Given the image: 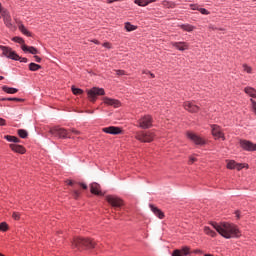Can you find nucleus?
<instances>
[{"instance_id":"obj_44","label":"nucleus","mask_w":256,"mask_h":256,"mask_svg":"<svg viewBox=\"0 0 256 256\" xmlns=\"http://www.w3.org/2000/svg\"><path fill=\"white\" fill-rule=\"evenodd\" d=\"M73 195H74V198L77 199L80 195L79 190H74Z\"/></svg>"},{"instance_id":"obj_2","label":"nucleus","mask_w":256,"mask_h":256,"mask_svg":"<svg viewBox=\"0 0 256 256\" xmlns=\"http://www.w3.org/2000/svg\"><path fill=\"white\" fill-rule=\"evenodd\" d=\"M73 247H76L78 251H82L84 247H87V249H95V242L89 238H76L73 241Z\"/></svg>"},{"instance_id":"obj_13","label":"nucleus","mask_w":256,"mask_h":256,"mask_svg":"<svg viewBox=\"0 0 256 256\" xmlns=\"http://www.w3.org/2000/svg\"><path fill=\"white\" fill-rule=\"evenodd\" d=\"M103 101H104L105 105H109L110 107H115V108L121 107V102H119V100H117V99L104 97Z\"/></svg>"},{"instance_id":"obj_12","label":"nucleus","mask_w":256,"mask_h":256,"mask_svg":"<svg viewBox=\"0 0 256 256\" xmlns=\"http://www.w3.org/2000/svg\"><path fill=\"white\" fill-rule=\"evenodd\" d=\"M1 17L3 18L4 24L6 25V27L11 29V27H13V23H12V19H11V14H9V12L7 10L6 11H2Z\"/></svg>"},{"instance_id":"obj_53","label":"nucleus","mask_w":256,"mask_h":256,"mask_svg":"<svg viewBox=\"0 0 256 256\" xmlns=\"http://www.w3.org/2000/svg\"><path fill=\"white\" fill-rule=\"evenodd\" d=\"M86 113H89L90 115H93V113H95V111H93V110H87Z\"/></svg>"},{"instance_id":"obj_30","label":"nucleus","mask_w":256,"mask_h":256,"mask_svg":"<svg viewBox=\"0 0 256 256\" xmlns=\"http://www.w3.org/2000/svg\"><path fill=\"white\" fill-rule=\"evenodd\" d=\"M18 135H19V137H21V139H27L29 133H27L26 130L19 129Z\"/></svg>"},{"instance_id":"obj_35","label":"nucleus","mask_w":256,"mask_h":256,"mask_svg":"<svg viewBox=\"0 0 256 256\" xmlns=\"http://www.w3.org/2000/svg\"><path fill=\"white\" fill-rule=\"evenodd\" d=\"M72 92L74 95H82L83 90H81L79 88H75V86H72Z\"/></svg>"},{"instance_id":"obj_47","label":"nucleus","mask_w":256,"mask_h":256,"mask_svg":"<svg viewBox=\"0 0 256 256\" xmlns=\"http://www.w3.org/2000/svg\"><path fill=\"white\" fill-rule=\"evenodd\" d=\"M116 75H125V71H123V70H116Z\"/></svg>"},{"instance_id":"obj_42","label":"nucleus","mask_w":256,"mask_h":256,"mask_svg":"<svg viewBox=\"0 0 256 256\" xmlns=\"http://www.w3.org/2000/svg\"><path fill=\"white\" fill-rule=\"evenodd\" d=\"M70 133H73L74 135H81V132L75 128H71Z\"/></svg>"},{"instance_id":"obj_24","label":"nucleus","mask_w":256,"mask_h":256,"mask_svg":"<svg viewBox=\"0 0 256 256\" xmlns=\"http://www.w3.org/2000/svg\"><path fill=\"white\" fill-rule=\"evenodd\" d=\"M2 90L5 93H9L10 95H15V93H17V91H19L17 88H11V87H8V86H3Z\"/></svg>"},{"instance_id":"obj_55","label":"nucleus","mask_w":256,"mask_h":256,"mask_svg":"<svg viewBox=\"0 0 256 256\" xmlns=\"http://www.w3.org/2000/svg\"><path fill=\"white\" fill-rule=\"evenodd\" d=\"M155 1H157V0H147L148 5H149V3H155Z\"/></svg>"},{"instance_id":"obj_57","label":"nucleus","mask_w":256,"mask_h":256,"mask_svg":"<svg viewBox=\"0 0 256 256\" xmlns=\"http://www.w3.org/2000/svg\"><path fill=\"white\" fill-rule=\"evenodd\" d=\"M80 185H81L82 188L87 189L86 184L81 183Z\"/></svg>"},{"instance_id":"obj_7","label":"nucleus","mask_w":256,"mask_h":256,"mask_svg":"<svg viewBox=\"0 0 256 256\" xmlns=\"http://www.w3.org/2000/svg\"><path fill=\"white\" fill-rule=\"evenodd\" d=\"M138 127H140V129H150V127H153V117L150 115L141 117L138 120Z\"/></svg>"},{"instance_id":"obj_28","label":"nucleus","mask_w":256,"mask_h":256,"mask_svg":"<svg viewBox=\"0 0 256 256\" xmlns=\"http://www.w3.org/2000/svg\"><path fill=\"white\" fill-rule=\"evenodd\" d=\"M134 3L136 5H139V7H147V5H149V2H147V0H135Z\"/></svg>"},{"instance_id":"obj_10","label":"nucleus","mask_w":256,"mask_h":256,"mask_svg":"<svg viewBox=\"0 0 256 256\" xmlns=\"http://www.w3.org/2000/svg\"><path fill=\"white\" fill-rule=\"evenodd\" d=\"M211 129L212 135L215 139H222V141H225V134L223 133V130H221V126L213 124L211 125Z\"/></svg>"},{"instance_id":"obj_61","label":"nucleus","mask_w":256,"mask_h":256,"mask_svg":"<svg viewBox=\"0 0 256 256\" xmlns=\"http://www.w3.org/2000/svg\"><path fill=\"white\" fill-rule=\"evenodd\" d=\"M204 256H213V255H211V254H205Z\"/></svg>"},{"instance_id":"obj_58","label":"nucleus","mask_w":256,"mask_h":256,"mask_svg":"<svg viewBox=\"0 0 256 256\" xmlns=\"http://www.w3.org/2000/svg\"><path fill=\"white\" fill-rule=\"evenodd\" d=\"M149 75H150V77H151L152 79H154L155 74H153V73H151V72H150V74H149Z\"/></svg>"},{"instance_id":"obj_45","label":"nucleus","mask_w":256,"mask_h":256,"mask_svg":"<svg viewBox=\"0 0 256 256\" xmlns=\"http://www.w3.org/2000/svg\"><path fill=\"white\" fill-rule=\"evenodd\" d=\"M103 47H106V49H111V44L108 43V42H105V43L103 44Z\"/></svg>"},{"instance_id":"obj_8","label":"nucleus","mask_w":256,"mask_h":256,"mask_svg":"<svg viewBox=\"0 0 256 256\" xmlns=\"http://www.w3.org/2000/svg\"><path fill=\"white\" fill-rule=\"evenodd\" d=\"M105 200L111 207H114L115 209H119V207H123V200L117 196L108 195L105 197Z\"/></svg>"},{"instance_id":"obj_39","label":"nucleus","mask_w":256,"mask_h":256,"mask_svg":"<svg viewBox=\"0 0 256 256\" xmlns=\"http://www.w3.org/2000/svg\"><path fill=\"white\" fill-rule=\"evenodd\" d=\"M163 5H164V7H174V4L172 3V2H169V1H164L163 2Z\"/></svg>"},{"instance_id":"obj_1","label":"nucleus","mask_w":256,"mask_h":256,"mask_svg":"<svg viewBox=\"0 0 256 256\" xmlns=\"http://www.w3.org/2000/svg\"><path fill=\"white\" fill-rule=\"evenodd\" d=\"M210 225L221 235L224 239H239L241 237V231L237 225L229 222H211Z\"/></svg>"},{"instance_id":"obj_9","label":"nucleus","mask_w":256,"mask_h":256,"mask_svg":"<svg viewBox=\"0 0 256 256\" xmlns=\"http://www.w3.org/2000/svg\"><path fill=\"white\" fill-rule=\"evenodd\" d=\"M186 136L194 143L195 145H205L206 141L201 136L193 133V132H187Z\"/></svg>"},{"instance_id":"obj_16","label":"nucleus","mask_w":256,"mask_h":256,"mask_svg":"<svg viewBox=\"0 0 256 256\" xmlns=\"http://www.w3.org/2000/svg\"><path fill=\"white\" fill-rule=\"evenodd\" d=\"M184 109L189 111V113H197V111H199V106L195 105L193 102H185Z\"/></svg>"},{"instance_id":"obj_40","label":"nucleus","mask_w":256,"mask_h":256,"mask_svg":"<svg viewBox=\"0 0 256 256\" xmlns=\"http://www.w3.org/2000/svg\"><path fill=\"white\" fill-rule=\"evenodd\" d=\"M190 9H192V11H199L200 8L197 4H191Z\"/></svg>"},{"instance_id":"obj_14","label":"nucleus","mask_w":256,"mask_h":256,"mask_svg":"<svg viewBox=\"0 0 256 256\" xmlns=\"http://www.w3.org/2000/svg\"><path fill=\"white\" fill-rule=\"evenodd\" d=\"M103 133H108L109 135H119L121 133V128L115 126H109L102 128Z\"/></svg>"},{"instance_id":"obj_11","label":"nucleus","mask_w":256,"mask_h":256,"mask_svg":"<svg viewBox=\"0 0 256 256\" xmlns=\"http://www.w3.org/2000/svg\"><path fill=\"white\" fill-rule=\"evenodd\" d=\"M239 145L244 151H256V144L249 140H240Z\"/></svg>"},{"instance_id":"obj_21","label":"nucleus","mask_w":256,"mask_h":256,"mask_svg":"<svg viewBox=\"0 0 256 256\" xmlns=\"http://www.w3.org/2000/svg\"><path fill=\"white\" fill-rule=\"evenodd\" d=\"M10 149L15 153H20L21 155L25 154V147L17 144H10Z\"/></svg>"},{"instance_id":"obj_41","label":"nucleus","mask_w":256,"mask_h":256,"mask_svg":"<svg viewBox=\"0 0 256 256\" xmlns=\"http://www.w3.org/2000/svg\"><path fill=\"white\" fill-rule=\"evenodd\" d=\"M202 15H209V12L205 8H199L198 10Z\"/></svg>"},{"instance_id":"obj_46","label":"nucleus","mask_w":256,"mask_h":256,"mask_svg":"<svg viewBox=\"0 0 256 256\" xmlns=\"http://www.w3.org/2000/svg\"><path fill=\"white\" fill-rule=\"evenodd\" d=\"M34 59H35L36 63H41V57L35 55Z\"/></svg>"},{"instance_id":"obj_15","label":"nucleus","mask_w":256,"mask_h":256,"mask_svg":"<svg viewBox=\"0 0 256 256\" xmlns=\"http://www.w3.org/2000/svg\"><path fill=\"white\" fill-rule=\"evenodd\" d=\"M90 191L93 195H100V196L105 195L103 192H101V185H99V183L97 182H93L90 185Z\"/></svg>"},{"instance_id":"obj_19","label":"nucleus","mask_w":256,"mask_h":256,"mask_svg":"<svg viewBox=\"0 0 256 256\" xmlns=\"http://www.w3.org/2000/svg\"><path fill=\"white\" fill-rule=\"evenodd\" d=\"M190 248L185 246L181 250L176 249L173 251L172 256H184L189 255Z\"/></svg>"},{"instance_id":"obj_33","label":"nucleus","mask_w":256,"mask_h":256,"mask_svg":"<svg viewBox=\"0 0 256 256\" xmlns=\"http://www.w3.org/2000/svg\"><path fill=\"white\" fill-rule=\"evenodd\" d=\"M236 165H237V162H235V160H230L227 163V169H235Z\"/></svg>"},{"instance_id":"obj_51","label":"nucleus","mask_w":256,"mask_h":256,"mask_svg":"<svg viewBox=\"0 0 256 256\" xmlns=\"http://www.w3.org/2000/svg\"><path fill=\"white\" fill-rule=\"evenodd\" d=\"M66 183H67V185H74L75 184L72 180H67Z\"/></svg>"},{"instance_id":"obj_52","label":"nucleus","mask_w":256,"mask_h":256,"mask_svg":"<svg viewBox=\"0 0 256 256\" xmlns=\"http://www.w3.org/2000/svg\"><path fill=\"white\" fill-rule=\"evenodd\" d=\"M3 11H6V10L3 8V6L0 3V14L3 13Z\"/></svg>"},{"instance_id":"obj_20","label":"nucleus","mask_w":256,"mask_h":256,"mask_svg":"<svg viewBox=\"0 0 256 256\" xmlns=\"http://www.w3.org/2000/svg\"><path fill=\"white\" fill-rule=\"evenodd\" d=\"M173 47L178 49V51H187L189 44H187V42H174Z\"/></svg>"},{"instance_id":"obj_5","label":"nucleus","mask_w":256,"mask_h":256,"mask_svg":"<svg viewBox=\"0 0 256 256\" xmlns=\"http://www.w3.org/2000/svg\"><path fill=\"white\" fill-rule=\"evenodd\" d=\"M135 138L138 141H141V143H151V141L155 139V133L140 131V132H136Z\"/></svg>"},{"instance_id":"obj_43","label":"nucleus","mask_w":256,"mask_h":256,"mask_svg":"<svg viewBox=\"0 0 256 256\" xmlns=\"http://www.w3.org/2000/svg\"><path fill=\"white\" fill-rule=\"evenodd\" d=\"M12 217H13V219H15V221H19V219H20L19 213H17V212H13Z\"/></svg>"},{"instance_id":"obj_60","label":"nucleus","mask_w":256,"mask_h":256,"mask_svg":"<svg viewBox=\"0 0 256 256\" xmlns=\"http://www.w3.org/2000/svg\"><path fill=\"white\" fill-rule=\"evenodd\" d=\"M3 79H5V77H3V76H0V81H3Z\"/></svg>"},{"instance_id":"obj_26","label":"nucleus","mask_w":256,"mask_h":256,"mask_svg":"<svg viewBox=\"0 0 256 256\" xmlns=\"http://www.w3.org/2000/svg\"><path fill=\"white\" fill-rule=\"evenodd\" d=\"M204 233L206 235H209L210 237H217V233L215 231L211 230V228H209V226L204 227Z\"/></svg>"},{"instance_id":"obj_29","label":"nucleus","mask_w":256,"mask_h":256,"mask_svg":"<svg viewBox=\"0 0 256 256\" xmlns=\"http://www.w3.org/2000/svg\"><path fill=\"white\" fill-rule=\"evenodd\" d=\"M29 69L31 71H39V69H41V65L32 62L29 64Z\"/></svg>"},{"instance_id":"obj_22","label":"nucleus","mask_w":256,"mask_h":256,"mask_svg":"<svg viewBox=\"0 0 256 256\" xmlns=\"http://www.w3.org/2000/svg\"><path fill=\"white\" fill-rule=\"evenodd\" d=\"M18 29L19 31H21V33H23V35H26V37H31V32H29V30H27L25 25H23L22 23L18 24Z\"/></svg>"},{"instance_id":"obj_3","label":"nucleus","mask_w":256,"mask_h":256,"mask_svg":"<svg viewBox=\"0 0 256 256\" xmlns=\"http://www.w3.org/2000/svg\"><path fill=\"white\" fill-rule=\"evenodd\" d=\"M0 49L2 50V53L5 57L8 59H12L13 61H20V63H27V58H22L18 54L13 51L10 47L7 46H0Z\"/></svg>"},{"instance_id":"obj_48","label":"nucleus","mask_w":256,"mask_h":256,"mask_svg":"<svg viewBox=\"0 0 256 256\" xmlns=\"http://www.w3.org/2000/svg\"><path fill=\"white\" fill-rule=\"evenodd\" d=\"M6 125V121L3 118H0V126L4 127Z\"/></svg>"},{"instance_id":"obj_17","label":"nucleus","mask_w":256,"mask_h":256,"mask_svg":"<svg viewBox=\"0 0 256 256\" xmlns=\"http://www.w3.org/2000/svg\"><path fill=\"white\" fill-rule=\"evenodd\" d=\"M22 51H24V53H31V55H38L39 50H37V48L33 47V46H27V44H23L21 46Z\"/></svg>"},{"instance_id":"obj_18","label":"nucleus","mask_w":256,"mask_h":256,"mask_svg":"<svg viewBox=\"0 0 256 256\" xmlns=\"http://www.w3.org/2000/svg\"><path fill=\"white\" fill-rule=\"evenodd\" d=\"M151 211L154 213V215H156V217H158V219H164L165 218V213H163V211H161V209L153 206V204L149 205Z\"/></svg>"},{"instance_id":"obj_31","label":"nucleus","mask_w":256,"mask_h":256,"mask_svg":"<svg viewBox=\"0 0 256 256\" xmlns=\"http://www.w3.org/2000/svg\"><path fill=\"white\" fill-rule=\"evenodd\" d=\"M125 29H126V31H135V29H137V26H135V25H132L131 23H129V22H127L126 24H125Z\"/></svg>"},{"instance_id":"obj_37","label":"nucleus","mask_w":256,"mask_h":256,"mask_svg":"<svg viewBox=\"0 0 256 256\" xmlns=\"http://www.w3.org/2000/svg\"><path fill=\"white\" fill-rule=\"evenodd\" d=\"M7 229H9V225L5 222L0 223V231H7Z\"/></svg>"},{"instance_id":"obj_38","label":"nucleus","mask_w":256,"mask_h":256,"mask_svg":"<svg viewBox=\"0 0 256 256\" xmlns=\"http://www.w3.org/2000/svg\"><path fill=\"white\" fill-rule=\"evenodd\" d=\"M243 69H244V71H246V73H251V71H252L251 67L248 66L247 64L243 65Z\"/></svg>"},{"instance_id":"obj_25","label":"nucleus","mask_w":256,"mask_h":256,"mask_svg":"<svg viewBox=\"0 0 256 256\" xmlns=\"http://www.w3.org/2000/svg\"><path fill=\"white\" fill-rule=\"evenodd\" d=\"M180 28H182L183 31H187L188 33H191L195 29V26L190 24H182L180 25Z\"/></svg>"},{"instance_id":"obj_4","label":"nucleus","mask_w":256,"mask_h":256,"mask_svg":"<svg viewBox=\"0 0 256 256\" xmlns=\"http://www.w3.org/2000/svg\"><path fill=\"white\" fill-rule=\"evenodd\" d=\"M49 133L54 137H58V139H71V136H69V130L59 126L50 128Z\"/></svg>"},{"instance_id":"obj_49","label":"nucleus","mask_w":256,"mask_h":256,"mask_svg":"<svg viewBox=\"0 0 256 256\" xmlns=\"http://www.w3.org/2000/svg\"><path fill=\"white\" fill-rule=\"evenodd\" d=\"M235 215H236L237 219H241V212L239 210H237L235 212Z\"/></svg>"},{"instance_id":"obj_27","label":"nucleus","mask_w":256,"mask_h":256,"mask_svg":"<svg viewBox=\"0 0 256 256\" xmlns=\"http://www.w3.org/2000/svg\"><path fill=\"white\" fill-rule=\"evenodd\" d=\"M4 139L8 140L10 143H20L21 142V140H19V138L15 137V136L6 135V136H4Z\"/></svg>"},{"instance_id":"obj_54","label":"nucleus","mask_w":256,"mask_h":256,"mask_svg":"<svg viewBox=\"0 0 256 256\" xmlns=\"http://www.w3.org/2000/svg\"><path fill=\"white\" fill-rule=\"evenodd\" d=\"M115 1H119V0H107V3H115Z\"/></svg>"},{"instance_id":"obj_59","label":"nucleus","mask_w":256,"mask_h":256,"mask_svg":"<svg viewBox=\"0 0 256 256\" xmlns=\"http://www.w3.org/2000/svg\"><path fill=\"white\" fill-rule=\"evenodd\" d=\"M93 43H96V45H99V41L94 40Z\"/></svg>"},{"instance_id":"obj_56","label":"nucleus","mask_w":256,"mask_h":256,"mask_svg":"<svg viewBox=\"0 0 256 256\" xmlns=\"http://www.w3.org/2000/svg\"><path fill=\"white\" fill-rule=\"evenodd\" d=\"M143 73H144L145 75H149L151 72H149V71H147V70H144Z\"/></svg>"},{"instance_id":"obj_6","label":"nucleus","mask_w":256,"mask_h":256,"mask_svg":"<svg viewBox=\"0 0 256 256\" xmlns=\"http://www.w3.org/2000/svg\"><path fill=\"white\" fill-rule=\"evenodd\" d=\"M88 99L95 103L97 101V97L100 95H105V89L99 87H93L92 89L87 91Z\"/></svg>"},{"instance_id":"obj_50","label":"nucleus","mask_w":256,"mask_h":256,"mask_svg":"<svg viewBox=\"0 0 256 256\" xmlns=\"http://www.w3.org/2000/svg\"><path fill=\"white\" fill-rule=\"evenodd\" d=\"M195 161H197V158H195V157H190V163H195Z\"/></svg>"},{"instance_id":"obj_32","label":"nucleus","mask_w":256,"mask_h":256,"mask_svg":"<svg viewBox=\"0 0 256 256\" xmlns=\"http://www.w3.org/2000/svg\"><path fill=\"white\" fill-rule=\"evenodd\" d=\"M245 167L247 169H249V165L248 164L236 163L235 169H237V171H241V169H245Z\"/></svg>"},{"instance_id":"obj_62","label":"nucleus","mask_w":256,"mask_h":256,"mask_svg":"<svg viewBox=\"0 0 256 256\" xmlns=\"http://www.w3.org/2000/svg\"><path fill=\"white\" fill-rule=\"evenodd\" d=\"M253 1H256V0H253Z\"/></svg>"},{"instance_id":"obj_36","label":"nucleus","mask_w":256,"mask_h":256,"mask_svg":"<svg viewBox=\"0 0 256 256\" xmlns=\"http://www.w3.org/2000/svg\"><path fill=\"white\" fill-rule=\"evenodd\" d=\"M1 101H19V102H23V99H21V98H2Z\"/></svg>"},{"instance_id":"obj_23","label":"nucleus","mask_w":256,"mask_h":256,"mask_svg":"<svg viewBox=\"0 0 256 256\" xmlns=\"http://www.w3.org/2000/svg\"><path fill=\"white\" fill-rule=\"evenodd\" d=\"M245 94L249 95L250 97H253V99H256V90L255 88H251V87H246L244 89Z\"/></svg>"},{"instance_id":"obj_34","label":"nucleus","mask_w":256,"mask_h":256,"mask_svg":"<svg viewBox=\"0 0 256 256\" xmlns=\"http://www.w3.org/2000/svg\"><path fill=\"white\" fill-rule=\"evenodd\" d=\"M15 43H19L20 45H25V40H23V38H21V37H14L13 39H12Z\"/></svg>"}]
</instances>
